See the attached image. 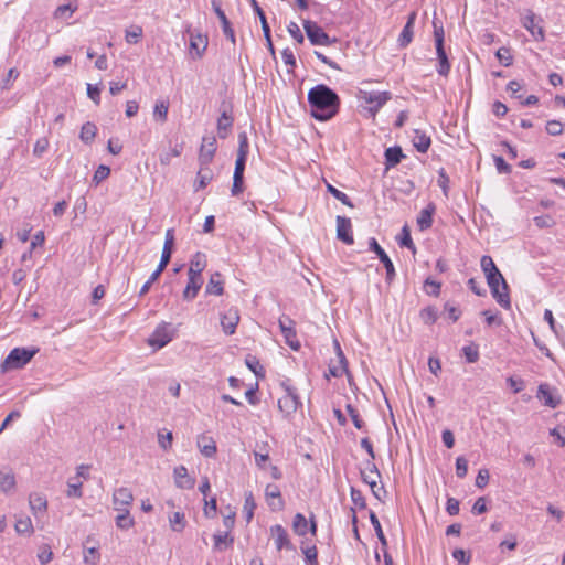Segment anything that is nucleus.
<instances>
[{
  "label": "nucleus",
  "instance_id": "45",
  "mask_svg": "<svg viewBox=\"0 0 565 565\" xmlns=\"http://www.w3.org/2000/svg\"><path fill=\"white\" fill-rule=\"evenodd\" d=\"M480 266H481V269L482 271L484 273V276L487 277L488 275H492L493 274H497V273H501L497 265L494 264L493 259L491 256L489 255H483L481 257V260H480Z\"/></svg>",
  "mask_w": 565,
  "mask_h": 565
},
{
  "label": "nucleus",
  "instance_id": "14",
  "mask_svg": "<svg viewBox=\"0 0 565 565\" xmlns=\"http://www.w3.org/2000/svg\"><path fill=\"white\" fill-rule=\"evenodd\" d=\"M337 237L347 245L354 243L351 220L345 216H337Z\"/></svg>",
  "mask_w": 565,
  "mask_h": 565
},
{
  "label": "nucleus",
  "instance_id": "43",
  "mask_svg": "<svg viewBox=\"0 0 565 565\" xmlns=\"http://www.w3.org/2000/svg\"><path fill=\"white\" fill-rule=\"evenodd\" d=\"M369 518H370V522H371L372 526L374 527V531H375V534H376L379 541L381 542L383 547H386L387 541H386V537H385V535L383 533L381 523H380L375 512L370 511Z\"/></svg>",
  "mask_w": 565,
  "mask_h": 565
},
{
  "label": "nucleus",
  "instance_id": "42",
  "mask_svg": "<svg viewBox=\"0 0 565 565\" xmlns=\"http://www.w3.org/2000/svg\"><path fill=\"white\" fill-rule=\"evenodd\" d=\"M214 539V548L221 550L222 544L225 546H232L234 543V537L231 535V532L225 531L223 533L217 532L213 535Z\"/></svg>",
  "mask_w": 565,
  "mask_h": 565
},
{
  "label": "nucleus",
  "instance_id": "59",
  "mask_svg": "<svg viewBox=\"0 0 565 565\" xmlns=\"http://www.w3.org/2000/svg\"><path fill=\"white\" fill-rule=\"evenodd\" d=\"M50 142L49 139L43 137L39 138L33 147V154L38 158H41L44 152L49 149Z\"/></svg>",
  "mask_w": 565,
  "mask_h": 565
},
{
  "label": "nucleus",
  "instance_id": "32",
  "mask_svg": "<svg viewBox=\"0 0 565 565\" xmlns=\"http://www.w3.org/2000/svg\"><path fill=\"white\" fill-rule=\"evenodd\" d=\"M119 511V514L116 516L115 522L116 526L121 530H129L134 526L135 521L130 516L129 510L127 508H116Z\"/></svg>",
  "mask_w": 565,
  "mask_h": 565
},
{
  "label": "nucleus",
  "instance_id": "61",
  "mask_svg": "<svg viewBox=\"0 0 565 565\" xmlns=\"http://www.w3.org/2000/svg\"><path fill=\"white\" fill-rule=\"evenodd\" d=\"M173 435L171 431H159L158 443L163 450H168L172 446Z\"/></svg>",
  "mask_w": 565,
  "mask_h": 565
},
{
  "label": "nucleus",
  "instance_id": "51",
  "mask_svg": "<svg viewBox=\"0 0 565 565\" xmlns=\"http://www.w3.org/2000/svg\"><path fill=\"white\" fill-rule=\"evenodd\" d=\"M169 105L168 103L160 100L157 102L153 109V116L160 121H166L168 116Z\"/></svg>",
  "mask_w": 565,
  "mask_h": 565
},
{
  "label": "nucleus",
  "instance_id": "52",
  "mask_svg": "<svg viewBox=\"0 0 565 565\" xmlns=\"http://www.w3.org/2000/svg\"><path fill=\"white\" fill-rule=\"evenodd\" d=\"M413 29L414 28L408 26L406 24L404 25V28L398 36V40H397L398 45L401 47H406L412 42L413 34H414Z\"/></svg>",
  "mask_w": 565,
  "mask_h": 565
},
{
  "label": "nucleus",
  "instance_id": "17",
  "mask_svg": "<svg viewBox=\"0 0 565 565\" xmlns=\"http://www.w3.org/2000/svg\"><path fill=\"white\" fill-rule=\"evenodd\" d=\"M536 397L543 403V405L551 408H556L561 403L559 397L552 392L550 385L546 383L539 385Z\"/></svg>",
  "mask_w": 565,
  "mask_h": 565
},
{
  "label": "nucleus",
  "instance_id": "25",
  "mask_svg": "<svg viewBox=\"0 0 565 565\" xmlns=\"http://www.w3.org/2000/svg\"><path fill=\"white\" fill-rule=\"evenodd\" d=\"M436 211V206L434 203H429L425 209H423L417 216V226L420 231H426L433 225V215Z\"/></svg>",
  "mask_w": 565,
  "mask_h": 565
},
{
  "label": "nucleus",
  "instance_id": "38",
  "mask_svg": "<svg viewBox=\"0 0 565 565\" xmlns=\"http://www.w3.org/2000/svg\"><path fill=\"white\" fill-rule=\"evenodd\" d=\"M97 134V127L95 124L87 121L81 128L79 139L84 143H90Z\"/></svg>",
  "mask_w": 565,
  "mask_h": 565
},
{
  "label": "nucleus",
  "instance_id": "24",
  "mask_svg": "<svg viewBox=\"0 0 565 565\" xmlns=\"http://www.w3.org/2000/svg\"><path fill=\"white\" fill-rule=\"evenodd\" d=\"M212 3H213L214 11L221 21V26H222V31H223L224 35L233 44H235V42H236L235 32L231 25L230 20L227 19L225 12L221 9V7L216 4V2H212Z\"/></svg>",
  "mask_w": 565,
  "mask_h": 565
},
{
  "label": "nucleus",
  "instance_id": "11",
  "mask_svg": "<svg viewBox=\"0 0 565 565\" xmlns=\"http://www.w3.org/2000/svg\"><path fill=\"white\" fill-rule=\"evenodd\" d=\"M303 28L312 45H330L331 39L316 22L305 21Z\"/></svg>",
  "mask_w": 565,
  "mask_h": 565
},
{
  "label": "nucleus",
  "instance_id": "60",
  "mask_svg": "<svg viewBox=\"0 0 565 565\" xmlns=\"http://www.w3.org/2000/svg\"><path fill=\"white\" fill-rule=\"evenodd\" d=\"M440 287L441 284L431 278H427L424 282V289L426 294L430 296H438L440 292Z\"/></svg>",
  "mask_w": 565,
  "mask_h": 565
},
{
  "label": "nucleus",
  "instance_id": "48",
  "mask_svg": "<svg viewBox=\"0 0 565 565\" xmlns=\"http://www.w3.org/2000/svg\"><path fill=\"white\" fill-rule=\"evenodd\" d=\"M328 192L331 193L337 200H339L341 203L349 207H353V203L350 200V198L342 191L338 190L331 184L327 185Z\"/></svg>",
  "mask_w": 565,
  "mask_h": 565
},
{
  "label": "nucleus",
  "instance_id": "57",
  "mask_svg": "<svg viewBox=\"0 0 565 565\" xmlns=\"http://www.w3.org/2000/svg\"><path fill=\"white\" fill-rule=\"evenodd\" d=\"M350 494H351V500L354 503V505H356L359 509L366 508V500H365L363 493L359 489L351 487Z\"/></svg>",
  "mask_w": 565,
  "mask_h": 565
},
{
  "label": "nucleus",
  "instance_id": "20",
  "mask_svg": "<svg viewBox=\"0 0 565 565\" xmlns=\"http://www.w3.org/2000/svg\"><path fill=\"white\" fill-rule=\"evenodd\" d=\"M234 118L226 108L221 113L217 119V135L221 139L227 138L233 127Z\"/></svg>",
  "mask_w": 565,
  "mask_h": 565
},
{
  "label": "nucleus",
  "instance_id": "10",
  "mask_svg": "<svg viewBox=\"0 0 565 565\" xmlns=\"http://www.w3.org/2000/svg\"><path fill=\"white\" fill-rule=\"evenodd\" d=\"M369 248H370V250L374 252L377 255L380 262L383 264L385 271H386V276H385L386 281L392 282L396 276V273H395L393 262L391 260L388 255L380 246V244L377 243V241L374 237L370 238Z\"/></svg>",
  "mask_w": 565,
  "mask_h": 565
},
{
  "label": "nucleus",
  "instance_id": "15",
  "mask_svg": "<svg viewBox=\"0 0 565 565\" xmlns=\"http://www.w3.org/2000/svg\"><path fill=\"white\" fill-rule=\"evenodd\" d=\"M203 285L202 275L188 274V284L183 290L182 297L186 301L193 300Z\"/></svg>",
  "mask_w": 565,
  "mask_h": 565
},
{
  "label": "nucleus",
  "instance_id": "63",
  "mask_svg": "<svg viewBox=\"0 0 565 565\" xmlns=\"http://www.w3.org/2000/svg\"><path fill=\"white\" fill-rule=\"evenodd\" d=\"M452 557L456 559L460 565H468L471 559L470 553L466 552L462 548H456L452 551Z\"/></svg>",
  "mask_w": 565,
  "mask_h": 565
},
{
  "label": "nucleus",
  "instance_id": "35",
  "mask_svg": "<svg viewBox=\"0 0 565 565\" xmlns=\"http://www.w3.org/2000/svg\"><path fill=\"white\" fill-rule=\"evenodd\" d=\"M256 509V502L252 491H246L244 494V507L243 512L247 522H250L254 518V511Z\"/></svg>",
  "mask_w": 565,
  "mask_h": 565
},
{
  "label": "nucleus",
  "instance_id": "2",
  "mask_svg": "<svg viewBox=\"0 0 565 565\" xmlns=\"http://www.w3.org/2000/svg\"><path fill=\"white\" fill-rule=\"evenodd\" d=\"M174 230L168 228L166 231L164 235V244L162 248V254L160 258V266L157 267V269L150 275L149 279L142 285L139 291V296H145L151 288L152 284L157 281V279L160 277L162 271L166 269L168 264L171 260V256L173 253L174 247Z\"/></svg>",
  "mask_w": 565,
  "mask_h": 565
},
{
  "label": "nucleus",
  "instance_id": "55",
  "mask_svg": "<svg viewBox=\"0 0 565 565\" xmlns=\"http://www.w3.org/2000/svg\"><path fill=\"white\" fill-rule=\"evenodd\" d=\"M437 184L441 189L445 196H448L449 192V177L446 173V170L444 168H440L438 170V179Z\"/></svg>",
  "mask_w": 565,
  "mask_h": 565
},
{
  "label": "nucleus",
  "instance_id": "41",
  "mask_svg": "<svg viewBox=\"0 0 565 565\" xmlns=\"http://www.w3.org/2000/svg\"><path fill=\"white\" fill-rule=\"evenodd\" d=\"M401 247H406L413 252L416 250L415 244L413 243L411 231L407 225L402 227L401 234L397 237Z\"/></svg>",
  "mask_w": 565,
  "mask_h": 565
},
{
  "label": "nucleus",
  "instance_id": "21",
  "mask_svg": "<svg viewBox=\"0 0 565 565\" xmlns=\"http://www.w3.org/2000/svg\"><path fill=\"white\" fill-rule=\"evenodd\" d=\"M335 348L339 362L337 364H330L328 372L329 375L333 377H341L344 373H348V363L338 341H335Z\"/></svg>",
  "mask_w": 565,
  "mask_h": 565
},
{
  "label": "nucleus",
  "instance_id": "8",
  "mask_svg": "<svg viewBox=\"0 0 565 565\" xmlns=\"http://www.w3.org/2000/svg\"><path fill=\"white\" fill-rule=\"evenodd\" d=\"M279 329L284 335L285 342L290 347L291 350L298 351L301 347L300 341L297 338L295 329V321L288 316H282L278 320Z\"/></svg>",
  "mask_w": 565,
  "mask_h": 565
},
{
  "label": "nucleus",
  "instance_id": "1",
  "mask_svg": "<svg viewBox=\"0 0 565 565\" xmlns=\"http://www.w3.org/2000/svg\"><path fill=\"white\" fill-rule=\"evenodd\" d=\"M310 115L317 121H329L340 110L341 99L334 89L326 84H318L307 95Z\"/></svg>",
  "mask_w": 565,
  "mask_h": 565
},
{
  "label": "nucleus",
  "instance_id": "26",
  "mask_svg": "<svg viewBox=\"0 0 565 565\" xmlns=\"http://www.w3.org/2000/svg\"><path fill=\"white\" fill-rule=\"evenodd\" d=\"M134 495L128 488L116 489L113 495V502L116 508H127L132 503Z\"/></svg>",
  "mask_w": 565,
  "mask_h": 565
},
{
  "label": "nucleus",
  "instance_id": "50",
  "mask_svg": "<svg viewBox=\"0 0 565 565\" xmlns=\"http://www.w3.org/2000/svg\"><path fill=\"white\" fill-rule=\"evenodd\" d=\"M245 364L256 376L262 375L264 372L258 359L254 355L248 354L245 359Z\"/></svg>",
  "mask_w": 565,
  "mask_h": 565
},
{
  "label": "nucleus",
  "instance_id": "29",
  "mask_svg": "<svg viewBox=\"0 0 565 565\" xmlns=\"http://www.w3.org/2000/svg\"><path fill=\"white\" fill-rule=\"evenodd\" d=\"M206 267V256L205 254L198 252L195 253L191 260L188 274L202 275V271Z\"/></svg>",
  "mask_w": 565,
  "mask_h": 565
},
{
  "label": "nucleus",
  "instance_id": "37",
  "mask_svg": "<svg viewBox=\"0 0 565 565\" xmlns=\"http://www.w3.org/2000/svg\"><path fill=\"white\" fill-rule=\"evenodd\" d=\"M77 10L76 2H67L65 4L58 6L54 11V17L60 20H67L72 17V14Z\"/></svg>",
  "mask_w": 565,
  "mask_h": 565
},
{
  "label": "nucleus",
  "instance_id": "53",
  "mask_svg": "<svg viewBox=\"0 0 565 565\" xmlns=\"http://www.w3.org/2000/svg\"><path fill=\"white\" fill-rule=\"evenodd\" d=\"M204 168L205 167H201V170L198 172L196 181L194 183L195 191H199L200 189L205 188L212 180V175L210 172H206V173L203 172Z\"/></svg>",
  "mask_w": 565,
  "mask_h": 565
},
{
  "label": "nucleus",
  "instance_id": "30",
  "mask_svg": "<svg viewBox=\"0 0 565 565\" xmlns=\"http://www.w3.org/2000/svg\"><path fill=\"white\" fill-rule=\"evenodd\" d=\"M438 66L437 73L441 76H447L450 72V63L448 61L445 47L440 45L438 41V49H436Z\"/></svg>",
  "mask_w": 565,
  "mask_h": 565
},
{
  "label": "nucleus",
  "instance_id": "36",
  "mask_svg": "<svg viewBox=\"0 0 565 565\" xmlns=\"http://www.w3.org/2000/svg\"><path fill=\"white\" fill-rule=\"evenodd\" d=\"M292 530L299 536H305L308 533V520L302 513L295 514Z\"/></svg>",
  "mask_w": 565,
  "mask_h": 565
},
{
  "label": "nucleus",
  "instance_id": "44",
  "mask_svg": "<svg viewBox=\"0 0 565 565\" xmlns=\"http://www.w3.org/2000/svg\"><path fill=\"white\" fill-rule=\"evenodd\" d=\"M82 481L81 480H77L75 478H71L68 481H67V497L70 498H82L83 497V491H82Z\"/></svg>",
  "mask_w": 565,
  "mask_h": 565
},
{
  "label": "nucleus",
  "instance_id": "12",
  "mask_svg": "<svg viewBox=\"0 0 565 565\" xmlns=\"http://www.w3.org/2000/svg\"><path fill=\"white\" fill-rule=\"evenodd\" d=\"M217 145L214 136H204L199 152V162L201 167H209L216 152Z\"/></svg>",
  "mask_w": 565,
  "mask_h": 565
},
{
  "label": "nucleus",
  "instance_id": "3",
  "mask_svg": "<svg viewBox=\"0 0 565 565\" xmlns=\"http://www.w3.org/2000/svg\"><path fill=\"white\" fill-rule=\"evenodd\" d=\"M358 98L361 100H364L370 106L365 107L366 117L369 118H375L380 109L392 99V93L384 90V92H377V90H364L359 89L358 92Z\"/></svg>",
  "mask_w": 565,
  "mask_h": 565
},
{
  "label": "nucleus",
  "instance_id": "40",
  "mask_svg": "<svg viewBox=\"0 0 565 565\" xmlns=\"http://www.w3.org/2000/svg\"><path fill=\"white\" fill-rule=\"evenodd\" d=\"M14 529L18 534L31 535L33 533V525L29 516H20L17 519Z\"/></svg>",
  "mask_w": 565,
  "mask_h": 565
},
{
  "label": "nucleus",
  "instance_id": "56",
  "mask_svg": "<svg viewBox=\"0 0 565 565\" xmlns=\"http://www.w3.org/2000/svg\"><path fill=\"white\" fill-rule=\"evenodd\" d=\"M462 353L468 363H475L479 360V351L477 345H465L462 348Z\"/></svg>",
  "mask_w": 565,
  "mask_h": 565
},
{
  "label": "nucleus",
  "instance_id": "49",
  "mask_svg": "<svg viewBox=\"0 0 565 565\" xmlns=\"http://www.w3.org/2000/svg\"><path fill=\"white\" fill-rule=\"evenodd\" d=\"M142 36V28L139 25H134L131 29L126 31L125 39L129 44H136L139 42Z\"/></svg>",
  "mask_w": 565,
  "mask_h": 565
},
{
  "label": "nucleus",
  "instance_id": "9",
  "mask_svg": "<svg viewBox=\"0 0 565 565\" xmlns=\"http://www.w3.org/2000/svg\"><path fill=\"white\" fill-rule=\"evenodd\" d=\"M172 339L173 333L171 331L170 323L161 322L150 335L148 343L150 347L161 349L171 342Z\"/></svg>",
  "mask_w": 565,
  "mask_h": 565
},
{
  "label": "nucleus",
  "instance_id": "47",
  "mask_svg": "<svg viewBox=\"0 0 565 565\" xmlns=\"http://www.w3.org/2000/svg\"><path fill=\"white\" fill-rule=\"evenodd\" d=\"M250 3H252L254 12L259 18V23H262V29H263L264 34H268L270 32V28H269V23L267 21L264 10L259 7V2H250Z\"/></svg>",
  "mask_w": 565,
  "mask_h": 565
},
{
  "label": "nucleus",
  "instance_id": "22",
  "mask_svg": "<svg viewBox=\"0 0 565 565\" xmlns=\"http://www.w3.org/2000/svg\"><path fill=\"white\" fill-rule=\"evenodd\" d=\"M198 448L201 454L206 458H212L217 451L215 440L207 435H200L196 440Z\"/></svg>",
  "mask_w": 565,
  "mask_h": 565
},
{
  "label": "nucleus",
  "instance_id": "33",
  "mask_svg": "<svg viewBox=\"0 0 565 565\" xmlns=\"http://www.w3.org/2000/svg\"><path fill=\"white\" fill-rule=\"evenodd\" d=\"M431 145L430 137L420 130H415V135L413 138V146L418 152L425 153L429 149Z\"/></svg>",
  "mask_w": 565,
  "mask_h": 565
},
{
  "label": "nucleus",
  "instance_id": "28",
  "mask_svg": "<svg viewBox=\"0 0 565 565\" xmlns=\"http://www.w3.org/2000/svg\"><path fill=\"white\" fill-rule=\"evenodd\" d=\"M29 504L34 515H38V513H44L47 510V500L45 495L41 493H31Z\"/></svg>",
  "mask_w": 565,
  "mask_h": 565
},
{
  "label": "nucleus",
  "instance_id": "62",
  "mask_svg": "<svg viewBox=\"0 0 565 565\" xmlns=\"http://www.w3.org/2000/svg\"><path fill=\"white\" fill-rule=\"evenodd\" d=\"M244 190V174H233L232 195L237 196Z\"/></svg>",
  "mask_w": 565,
  "mask_h": 565
},
{
  "label": "nucleus",
  "instance_id": "54",
  "mask_svg": "<svg viewBox=\"0 0 565 565\" xmlns=\"http://www.w3.org/2000/svg\"><path fill=\"white\" fill-rule=\"evenodd\" d=\"M345 409H347L349 416L351 417V420L353 422V425L355 426V428L363 429L364 422L361 419L360 414L356 411V408L353 405L348 404L345 406Z\"/></svg>",
  "mask_w": 565,
  "mask_h": 565
},
{
  "label": "nucleus",
  "instance_id": "39",
  "mask_svg": "<svg viewBox=\"0 0 565 565\" xmlns=\"http://www.w3.org/2000/svg\"><path fill=\"white\" fill-rule=\"evenodd\" d=\"M169 524L173 532H182L186 525L185 515L182 512H173L169 515Z\"/></svg>",
  "mask_w": 565,
  "mask_h": 565
},
{
  "label": "nucleus",
  "instance_id": "19",
  "mask_svg": "<svg viewBox=\"0 0 565 565\" xmlns=\"http://www.w3.org/2000/svg\"><path fill=\"white\" fill-rule=\"evenodd\" d=\"M239 321L238 311L236 309H228L221 318V326L226 334H233Z\"/></svg>",
  "mask_w": 565,
  "mask_h": 565
},
{
  "label": "nucleus",
  "instance_id": "31",
  "mask_svg": "<svg viewBox=\"0 0 565 565\" xmlns=\"http://www.w3.org/2000/svg\"><path fill=\"white\" fill-rule=\"evenodd\" d=\"M15 477L10 470H0V490L4 493H9L15 488Z\"/></svg>",
  "mask_w": 565,
  "mask_h": 565
},
{
  "label": "nucleus",
  "instance_id": "16",
  "mask_svg": "<svg viewBox=\"0 0 565 565\" xmlns=\"http://www.w3.org/2000/svg\"><path fill=\"white\" fill-rule=\"evenodd\" d=\"M174 483L179 489H192L195 486V479L190 477L186 467L178 466L173 470Z\"/></svg>",
  "mask_w": 565,
  "mask_h": 565
},
{
  "label": "nucleus",
  "instance_id": "4",
  "mask_svg": "<svg viewBox=\"0 0 565 565\" xmlns=\"http://www.w3.org/2000/svg\"><path fill=\"white\" fill-rule=\"evenodd\" d=\"M487 284L490 288L492 297L504 309H510L511 299L509 295V286L501 273L488 275Z\"/></svg>",
  "mask_w": 565,
  "mask_h": 565
},
{
  "label": "nucleus",
  "instance_id": "18",
  "mask_svg": "<svg viewBox=\"0 0 565 565\" xmlns=\"http://www.w3.org/2000/svg\"><path fill=\"white\" fill-rule=\"evenodd\" d=\"M265 498L267 501L277 500V504L269 503L271 511H281L285 508V501L281 497L280 489L275 483H268L265 489Z\"/></svg>",
  "mask_w": 565,
  "mask_h": 565
},
{
  "label": "nucleus",
  "instance_id": "27",
  "mask_svg": "<svg viewBox=\"0 0 565 565\" xmlns=\"http://www.w3.org/2000/svg\"><path fill=\"white\" fill-rule=\"evenodd\" d=\"M386 169L397 166L405 157L399 146L390 147L384 152Z\"/></svg>",
  "mask_w": 565,
  "mask_h": 565
},
{
  "label": "nucleus",
  "instance_id": "58",
  "mask_svg": "<svg viewBox=\"0 0 565 565\" xmlns=\"http://www.w3.org/2000/svg\"><path fill=\"white\" fill-rule=\"evenodd\" d=\"M546 132L551 136H559L564 131V124L558 120H548L546 122Z\"/></svg>",
  "mask_w": 565,
  "mask_h": 565
},
{
  "label": "nucleus",
  "instance_id": "64",
  "mask_svg": "<svg viewBox=\"0 0 565 565\" xmlns=\"http://www.w3.org/2000/svg\"><path fill=\"white\" fill-rule=\"evenodd\" d=\"M523 88V85L518 81H510L507 85V90L511 93V97L518 100H521L523 95L520 94V90Z\"/></svg>",
  "mask_w": 565,
  "mask_h": 565
},
{
  "label": "nucleus",
  "instance_id": "34",
  "mask_svg": "<svg viewBox=\"0 0 565 565\" xmlns=\"http://www.w3.org/2000/svg\"><path fill=\"white\" fill-rule=\"evenodd\" d=\"M220 277L221 275L218 273L212 275L205 288L206 294L216 296L223 295L224 288L223 282L220 280Z\"/></svg>",
  "mask_w": 565,
  "mask_h": 565
},
{
  "label": "nucleus",
  "instance_id": "6",
  "mask_svg": "<svg viewBox=\"0 0 565 565\" xmlns=\"http://www.w3.org/2000/svg\"><path fill=\"white\" fill-rule=\"evenodd\" d=\"M280 387L285 391V395L278 399V407L285 416H290L302 406L297 390L291 385L290 380L280 383Z\"/></svg>",
  "mask_w": 565,
  "mask_h": 565
},
{
  "label": "nucleus",
  "instance_id": "7",
  "mask_svg": "<svg viewBox=\"0 0 565 565\" xmlns=\"http://www.w3.org/2000/svg\"><path fill=\"white\" fill-rule=\"evenodd\" d=\"M521 23L536 41H543L545 33L543 29V19L536 15L532 10H526L521 14Z\"/></svg>",
  "mask_w": 565,
  "mask_h": 565
},
{
  "label": "nucleus",
  "instance_id": "23",
  "mask_svg": "<svg viewBox=\"0 0 565 565\" xmlns=\"http://www.w3.org/2000/svg\"><path fill=\"white\" fill-rule=\"evenodd\" d=\"M207 47V38L200 33L191 34L190 36V52L194 58L202 57Z\"/></svg>",
  "mask_w": 565,
  "mask_h": 565
},
{
  "label": "nucleus",
  "instance_id": "5",
  "mask_svg": "<svg viewBox=\"0 0 565 565\" xmlns=\"http://www.w3.org/2000/svg\"><path fill=\"white\" fill-rule=\"evenodd\" d=\"M38 351L39 350L34 348H14L2 362L1 370L7 372L23 367L31 361Z\"/></svg>",
  "mask_w": 565,
  "mask_h": 565
},
{
  "label": "nucleus",
  "instance_id": "46",
  "mask_svg": "<svg viewBox=\"0 0 565 565\" xmlns=\"http://www.w3.org/2000/svg\"><path fill=\"white\" fill-rule=\"evenodd\" d=\"M301 551L305 555L306 565H319L318 551L315 545L301 546Z\"/></svg>",
  "mask_w": 565,
  "mask_h": 565
},
{
  "label": "nucleus",
  "instance_id": "13",
  "mask_svg": "<svg viewBox=\"0 0 565 565\" xmlns=\"http://www.w3.org/2000/svg\"><path fill=\"white\" fill-rule=\"evenodd\" d=\"M270 533L274 537L275 546L278 551H296L295 545L291 543L289 535L282 525H273L270 527Z\"/></svg>",
  "mask_w": 565,
  "mask_h": 565
}]
</instances>
